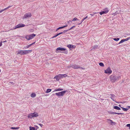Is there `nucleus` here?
<instances>
[{"label": "nucleus", "mask_w": 130, "mask_h": 130, "mask_svg": "<svg viewBox=\"0 0 130 130\" xmlns=\"http://www.w3.org/2000/svg\"><path fill=\"white\" fill-rule=\"evenodd\" d=\"M110 80L111 82H115L120 79L121 76H117L114 75H112L110 76Z\"/></svg>", "instance_id": "obj_1"}, {"label": "nucleus", "mask_w": 130, "mask_h": 130, "mask_svg": "<svg viewBox=\"0 0 130 130\" xmlns=\"http://www.w3.org/2000/svg\"><path fill=\"white\" fill-rule=\"evenodd\" d=\"M67 76L66 74H59L57 76H55L54 78H56L57 80L58 81L59 79L62 78L66 77Z\"/></svg>", "instance_id": "obj_2"}, {"label": "nucleus", "mask_w": 130, "mask_h": 130, "mask_svg": "<svg viewBox=\"0 0 130 130\" xmlns=\"http://www.w3.org/2000/svg\"><path fill=\"white\" fill-rule=\"evenodd\" d=\"M38 116V113L36 112H34L33 113H31L28 115L27 117L28 118H31L34 117H37Z\"/></svg>", "instance_id": "obj_3"}, {"label": "nucleus", "mask_w": 130, "mask_h": 130, "mask_svg": "<svg viewBox=\"0 0 130 130\" xmlns=\"http://www.w3.org/2000/svg\"><path fill=\"white\" fill-rule=\"evenodd\" d=\"M36 36L35 34H33L28 35H27L25 37V38L27 40H29L32 39Z\"/></svg>", "instance_id": "obj_4"}, {"label": "nucleus", "mask_w": 130, "mask_h": 130, "mask_svg": "<svg viewBox=\"0 0 130 130\" xmlns=\"http://www.w3.org/2000/svg\"><path fill=\"white\" fill-rule=\"evenodd\" d=\"M25 26V25L22 23L19 24L17 25L14 27L13 28V29H16L24 27Z\"/></svg>", "instance_id": "obj_5"}, {"label": "nucleus", "mask_w": 130, "mask_h": 130, "mask_svg": "<svg viewBox=\"0 0 130 130\" xmlns=\"http://www.w3.org/2000/svg\"><path fill=\"white\" fill-rule=\"evenodd\" d=\"M66 92V91H64L58 93H55V94L59 96H62L64 95V94Z\"/></svg>", "instance_id": "obj_6"}, {"label": "nucleus", "mask_w": 130, "mask_h": 130, "mask_svg": "<svg viewBox=\"0 0 130 130\" xmlns=\"http://www.w3.org/2000/svg\"><path fill=\"white\" fill-rule=\"evenodd\" d=\"M104 72L105 73H109L110 74L112 73V71L111 70V69L110 67H108L106 70Z\"/></svg>", "instance_id": "obj_7"}, {"label": "nucleus", "mask_w": 130, "mask_h": 130, "mask_svg": "<svg viewBox=\"0 0 130 130\" xmlns=\"http://www.w3.org/2000/svg\"><path fill=\"white\" fill-rule=\"evenodd\" d=\"M31 16V13H26L25 15L23 18H27L30 17Z\"/></svg>", "instance_id": "obj_8"}, {"label": "nucleus", "mask_w": 130, "mask_h": 130, "mask_svg": "<svg viewBox=\"0 0 130 130\" xmlns=\"http://www.w3.org/2000/svg\"><path fill=\"white\" fill-rule=\"evenodd\" d=\"M108 122L109 123H110L111 125H115L116 124V123L115 122H113L110 119H108Z\"/></svg>", "instance_id": "obj_9"}, {"label": "nucleus", "mask_w": 130, "mask_h": 130, "mask_svg": "<svg viewBox=\"0 0 130 130\" xmlns=\"http://www.w3.org/2000/svg\"><path fill=\"white\" fill-rule=\"evenodd\" d=\"M109 113L110 114H118V115L123 114V113H117V112H112V111H110L109 112Z\"/></svg>", "instance_id": "obj_10"}, {"label": "nucleus", "mask_w": 130, "mask_h": 130, "mask_svg": "<svg viewBox=\"0 0 130 130\" xmlns=\"http://www.w3.org/2000/svg\"><path fill=\"white\" fill-rule=\"evenodd\" d=\"M32 52L31 50H23L24 55L26 54L29 53H31Z\"/></svg>", "instance_id": "obj_11"}, {"label": "nucleus", "mask_w": 130, "mask_h": 130, "mask_svg": "<svg viewBox=\"0 0 130 130\" xmlns=\"http://www.w3.org/2000/svg\"><path fill=\"white\" fill-rule=\"evenodd\" d=\"M72 67L74 69H78L79 68V66L77 65L76 64L73 65Z\"/></svg>", "instance_id": "obj_12"}, {"label": "nucleus", "mask_w": 130, "mask_h": 130, "mask_svg": "<svg viewBox=\"0 0 130 130\" xmlns=\"http://www.w3.org/2000/svg\"><path fill=\"white\" fill-rule=\"evenodd\" d=\"M17 54H20L21 55H24L23 50H20L18 51Z\"/></svg>", "instance_id": "obj_13"}, {"label": "nucleus", "mask_w": 130, "mask_h": 130, "mask_svg": "<svg viewBox=\"0 0 130 130\" xmlns=\"http://www.w3.org/2000/svg\"><path fill=\"white\" fill-rule=\"evenodd\" d=\"M66 50V49L63 48H61V47H58L56 49L57 51H65Z\"/></svg>", "instance_id": "obj_14"}, {"label": "nucleus", "mask_w": 130, "mask_h": 130, "mask_svg": "<svg viewBox=\"0 0 130 130\" xmlns=\"http://www.w3.org/2000/svg\"><path fill=\"white\" fill-rule=\"evenodd\" d=\"M63 34V32H60V33H59L57 34L55 36H53V37H52V38H54L56 37H57V36H58V35H60L61 34Z\"/></svg>", "instance_id": "obj_15"}, {"label": "nucleus", "mask_w": 130, "mask_h": 130, "mask_svg": "<svg viewBox=\"0 0 130 130\" xmlns=\"http://www.w3.org/2000/svg\"><path fill=\"white\" fill-rule=\"evenodd\" d=\"M111 99L113 101H115L113 99L115 97V96L114 94H111Z\"/></svg>", "instance_id": "obj_16"}, {"label": "nucleus", "mask_w": 130, "mask_h": 130, "mask_svg": "<svg viewBox=\"0 0 130 130\" xmlns=\"http://www.w3.org/2000/svg\"><path fill=\"white\" fill-rule=\"evenodd\" d=\"M113 108L117 110H120L121 109V108L117 106H114Z\"/></svg>", "instance_id": "obj_17"}, {"label": "nucleus", "mask_w": 130, "mask_h": 130, "mask_svg": "<svg viewBox=\"0 0 130 130\" xmlns=\"http://www.w3.org/2000/svg\"><path fill=\"white\" fill-rule=\"evenodd\" d=\"M88 18V16H87L85 17V18H84L82 21L81 22V23H79V24H78L79 25H80V24H81L83 22V21L85 20L87 18Z\"/></svg>", "instance_id": "obj_18"}, {"label": "nucleus", "mask_w": 130, "mask_h": 130, "mask_svg": "<svg viewBox=\"0 0 130 130\" xmlns=\"http://www.w3.org/2000/svg\"><path fill=\"white\" fill-rule=\"evenodd\" d=\"M36 94L35 93H32L31 94V96L32 98H34L36 96Z\"/></svg>", "instance_id": "obj_19"}, {"label": "nucleus", "mask_w": 130, "mask_h": 130, "mask_svg": "<svg viewBox=\"0 0 130 130\" xmlns=\"http://www.w3.org/2000/svg\"><path fill=\"white\" fill-rule=\"evenodd\" d=\"M107 12H105L104 11H103L99 12V13L101 15L104 14H106Z\"/></svg>", "instance_id": "obj_20"}, {"label": "nucleus", "mask_w": 130, "mask_h": 130, "mask_svg": "<svg viewBox=\"0 0 130 130\" xmlns=\"http://www.w3.org/2000/svg\"><path fill=\"white\" fill-rule=\"evenodd\" d=\"M104 11L105 12H107L106 13L109 11V10L107 8H105L103 9Z\"/></svg>", "instance_id": "obj_21"}, {"label": "nucleus", "mask_w": 130, "mask_h": 130, "mask_svg": "<svg viewBox=\"0 0 130 130\" xmlns=\"http://www.w3.org/2000/svg\"><path fill=\"white\" fill-rule=\"evenodd\" d=\"M63 90V89H62L59 88L57 89H55L54 90V91H60Z\"/></svg>", "instance_id": "obj_22"}, {"label": "nucleus", "mask_w": 130, "mask_h": 130, "mask_svg": "<svg viewBox=\"0 0 130 130\" xmlns=\"http://www.w3.org/2000/svg\"><path fill=\"white\" fill-rule=\"evenodd\" d=\"M51 91V89H47L46 91V93H48L50 92Z\"/></svg>", "instance_id": "obj_23"}, {"label": "nucleus", "mask_w": 130, "mask_h": 130, "mask_svg": "<svg viewBox=\"0 0 130 130\" xmlns=\"http://www.w3.org/2000/svg\"><path fill=\"white\" fill-rule=\"evenodd\" d=\"M99 65L101 67H103L104 66V65L102 62H100L99 63Z\"/></svg>", "instance_id": "obj_24"}, {"label": "nucleus", "mask_w": 130, "mask_h": 130, "mask_svg": "<svg viewBox=\"0 0 130 130\" xmlns=\"http://www.w3.org/2000/svg\"><path fill=\"white\" fill-rule=\"evenodd\" d=\"M12 129H18L19 128V127H11V128Z\"/></svg>", "instance_id": "obj_25"}, {"label": "nucleus", "mask_w": 130, "mask_h": 130, "mask_svg": "<svg viewBox=\"0 0 130 130\" xmlns=\"http://www.w3.org/2000/svg\"><path fill=\"white\" fill-rule=\"evenodd\" d=\"M31 45H32V44H29V45H28L27 46L25 47H24L25 49L28 48H29L30 46H31Z\"/></svg>", "instance_id": "obj_26"}, {"label": "nucleus", "mask_w": 130, "mask_h": 130, "mask_svg": "<svg viewBox=\"0 0 130 130\" xmlns=\"http://www.w3.org/2000/svg\"><path fill=\"white\" fill-rule=\"evenodd\" d=\"M30 130H34L35 129V128L32 127H30Z\"/></svg>", "instance_id": "obj_27"}, {"label": "nucleus", "mask_w": 130, "mask_h": 130, "mask_svg": "<svg viewBox=\"0 0 130 130\" xmlns=\"http://www.w3.org/2000/svg\"><path fill=\"white\" fill-rule=\"evenodd\" d=\"M121 108L122 109V110L124 111H126L128 110V109L125 108L123 107H121Z\"/></svg>", "instance_id": "obj_28"}, {"label": "nucleus", "mask_w": 130, "mask_h": 130, "mask_svg": "<svg viewBox=\"0 0 130 130\" xmlns=\"http://www.w3.org/2000/svg\"><path fill=\"white\" fill-rule=\"evenodd\" d=\"M71 48H75L76 47V46L75 45H71Z\"/></svg>", "instance_id": "obj_29"}, {"label": "nucleus", "mask_w": 130, "mask_h": 130, "mask_svg": "<svg viewBox=\"0 0 130 130\" xmlns=\"http://www.w3.org/2000/svg\"><path fill=\"white\" fill-rule=\"evenodd\" d=\"M79 20L78 19H77L76 18H75L73 19V20H72V21H78Z\"/></svg>", "instance_id": "obj_30"}, {"label": "nucleus", "mask_w": 130, "mask_h": 130, "mask_svg": "<svg viewBox=\"0 0 130 130\" xmlns=\"http://www.w3.org/2000/svg\"><path fill=\"white\" fill-rule=\"evenodd\" d=\"M125 41L124 39H122L121 40V41L119 42V44H120L121 43H122Z\"/></svg>", "instance_id": "obj_31"}, {"label": "nucleus", "mask_w": 130, "mask_h": 130, "mask_svg": "<svg viewBox=\"0 0 130 130\" xmlns=\"http://www.w3.org/2000/svg\"><path fill=\"white\" fill-rule=\"evenodd\" d=\"M113 39L114 40H115L116 41H118L119 40V38H113Z\"/></svg>", "instance_id": "obj_32"}, {"label": "nucleus", "mask_w": 130, "mask_h": 130, "mask_svg": "<svg viewBox=\"0 0 130 130\" xmlns=\"http://www.w3.org/2000/svg\"><path fill=\"white\" fill-rule=\"evenodd\" d=\"M130 39V37L127 38L125 39H124V40L125 41H127L128 40Z\"/></svg>", "instance_id": "obj_33"}, {"label": "nucleus", "mask_w": 130, "mask_h": 130, "mask_svg": "<svg viewBox=\"0 0 130 130\" xmlns=\"http://www.w3.org/2000/svg\"><path fill=\"white\" fill-rule=\"evenodd\" d=\"M63 28V27H60L58 28L56 30V31H57L58 30L60 29H62V28Z\"/></svg>", "instance_id": "obj_34"}, {"label": "nucleus", "mask_w": 130, "mask_h": 130, "mask_svg": "<svg viewBox=\"0 0 130 130\" xmlns=\"http://www.w3.org/2000/svg\"><path fill=\"white\" fill-rule=\"evenodd\" d=\"M11 6H8V7L7 8H5V10H6L8 9L9 8H10V7H11Z\"/></svg>", "instance_id": "obj_35"}, {"label": "nucleus", "mask_w": 130, "mask_h": 130, "mask_svg": "<svg viewBox=\"0 0 130 130\" xmlns=\"http://www.w3.org/2000/svg\"><path fill=\"white\" fill-rule=\"evenodd\" d=\"M69 30V29H68V30H64L63 31V32H63V33H64L66 32H67Z\"/></svg>", "instance_id": "obj_36"}, {"label": "nucleus", "mask_w": 130, "mask_h": 130, "mask_svg": "<svg viewBox=\"0 0 130 130\" xmlns=\"http://www.w3.org/2000/svg\"><path fill=\"white\" fill-rule=\"evenodd\" d=\"M127 126L129 127V129H130V124H128L126 125Z\"/></svg>", "instance_id": "obj_37"}, {"label": "nucleus", "mask_w": 130, "mask_h": 130, "mask_svg": "<svg viewBox=\"0 0 130 130\" xmlns=\"http://www.w3.org/2000/svg\"><path fill=\"white\" fill-rule=\"evenodd\" d=\"M67 47H68V48H71V45H70V44H69V45H67Z\"/></svg>", "instance_id": "obj_38"}, {"label": "nucleus", "mask_w": 130, "mask_h": 130, "mask_svg": "<svg viewBox=\"0 0 130 130\" xmlns=\"http://www.w3.org/2000/svg\"><path fill=\"white\" fill-rule=\"evenodd\" d=\"M79 68H80V69H81L83 70H84L85 69V68H82V67H80L79 66Z\"/></svg>", "instance_id": "obj_39"}, {"label": "nucleus", "mask_w": 130, "mask_h": 130, "mask_svg": "<svg viewBox=\"0 0 130 130\" xmlns=\"http://www.w3.org/2000/svg\"><path fill=\"white\" fill-rule=\"evenodd\" d=\"M5 10V9H2L1 10H0V13H1V12H2L3 11H4Z\"/></svg>", "instance_id": "obj_40"}, {"label": "nucleus", "mask_w": 130, "mask_h": 130, "mask_svg": "<svg viewBox=\"0 0 130 130\" xmlns=\"http://www.w3.org/2000/svg\"><path fill=\"white\" fill-rule=\"evenodd\" d=\"M75 26H73L70 29H69V30H70V29H71L73 28L74 27H75Z\"/></svg>", "instance_id": "obj_41"}, {"label": "nucleus", "mask_w": 130, "mask_h": 130, "mask_svg": "<svg viewBox=\"0 0 130 130\" xmlns=\"http://www.w3.org/2000/svg\"><path fill=\"white\" fill-rule=\"evenodd\" d=\"M38 124L41 127H42V126H43V125L41 124Z\"/></svg>", "instance_id": "obj_42"}, {"label": "nucleus", "mask_w": 130, "mask_h": 130, "mask_svg": "<svg viewBox=\"0 0 130 130\" xmlns=\"http://www.w3.org/2000/svg\"><path fill=\"white\" fill-rule=\"evenodd\" d=\"M97 47H98L97 45L95 46H93V48H97Z\"/></svg>", "instance_id": "obj_43"}, {"label": "nucleus", "mask_w": 130, "mask_h": 130, "mask_svg": "<svg viewBox=\"0 0 130 130\" xmlns=\"http://www.w3.org/2000/svg\"><path fill=\"white\" fill-rule=\"evenodd\" d=\"M117 14V12H116L115 13H113L112 14V15H116Z\"/></svg>", "instance_id": "obj_44"}, {"label": "nucleus", "mask_w": 130, "mask_h": 130, "mask_svg": "<svg viewBox=\"0 0 130 130\" xmlns=\"http://www.w3.org/2000/svg\"><path fill=\"white\" fill-rule=\"evenodd\" d=\"M96 13H96V12L93 13V14H90V15H92L93 16L94 14Z\"/></svg>", "instance_id": "obj_45"}, {"label": "nucleus", "mask_w": 130, "mask_h": 130, "mask_svg": "<svg viewBox=\"0 0 130 130\" xmlns=\"http://www.w3.org/2000/svg\"><path fill=\"white\" fill-rule=\"evenodd\" d=\"M68 51H65L64 53L65 54H67V53Z\"/></svg>", "instance_id": "obj_46"}, {"label": "nucleus", "mask_w": 130, "mask_h": 130, "mask_svg": "<svg viewBox=\"0 0 130 130\" xmlns=\"http://www.w3.org/2000/svg\"><path fill=\"white\" fill-rule=\"evenodd\" d=\"M67 25H66L65 26H62V27H63V28H64V27H67Z\"/></svg>", "instance_id": "obj_47"}, {"label": "nucleus", "mask_w": 130, "mask_h": 130, "mask_svg": "<svg viewBox=\"0 0 130 130\" xmlns=\"http://www.w3.org/2000/svg\"><path fill=\"white\" fill-rule=\"evenodd\" d=\"M2 45V42H0V46H1Z\"/></svg>", "instance_id": "obj_48"}, {"label": "nucleus", "mask_w": 130, "mask_h": 130, "mask_svg": "<svg viewBox=\"0 0 130 130\" xmlns=\"http://www.w3.org/2000/svg\"><path fill=\"white\" fill-rule=\"evenodd\" d=\"M35 126L36 127V129H37L39 128V127H38V126Z\"/></svg>", "instance_id": "obj_49"}, {"label": "nucleus", "mask_w": 130, "mask_h": 130, "mask_svg": "<svg viewBox=\"0 0 130 130\" xmlns=\"http://www.w3.org/2000/svg\"><path fill=\"white\" fill-rule=\"evenodd\" d=\"M71 22V21H68V23H70V22Z\"/></svg>", "instance_id": "obj_50"}, {"label": "nucleus", "mask_w": 130, "mask_h": 130, "mask_svg": "<svg viewBox=\"0 0 130 130\" xmlns=\"http://www.w3.org/2000/svg\"><path fill=\"white\" fill-rule=\"evenodd\" d=\"M35 43V42H34L33 43H32L31 44H32V45L33 44H34Z\"/></svg>", "instance_id": "obj_51"}, {"label": "nucleus", "mask_w": 130, "mask_h": 130, "mask_svg": "<svg viewBox=\"0 0 130 130\" xmlns=\"http://www.w3.org/2000/svg\"><path fill=\"white\" fill-rule=\"evenodd\" d=\"M119 106L121 108V107H121V105H119Z\"/></svg>", "instance_id": "obj_52"}, {"label": "nucleus", "mask_w": 130, "mask_h": 130, "mask_svg": "<svg viewBox=\"0 0 130 130\" xmlns=\"http://www.w3.org/2000/svg\"><path fill=\"white\" fill-rule=\"evenodd\" d=\"M120 103H124V102H120Z\"/></svg>", "instance_id": "obj_53"}, {"label": "nucleus", "mask_w": 130, "mask_h": 130, "mask_svg": "<svg viewBox=\"0 0 130 130\" xmlns=\"http://www.w3.org/2000/svg\"><path fill=\"white\" fill-rule=\"evenodd\" d=\"M128 107L129 108H130V106H128Z\"/></svg>", "instance_id": "obj_54"}, {"label": "nucleus", "mask_w": 130, "mask_h": 130, "mask_svg": "<svg viewBox=\"0 0 130 130\" xmlns=\"http://www.w3.org/2000/svg\"><path fill=\"white\" fill-rule=\"evenodd\" d=\"M31 30H32V31H33V29H32Z\"/></svg>", "instance_id": "obj_55"}, {"label": "nucleus", "mask_w": 130, "mask_h": 130, "mask_svg": "<svg viewBox=\"0 0 130 130\" xmlns=\"http://www.w3.org/2000/svg\"><path fill=\"white\" fill-rule=\"evenodd\" d=\"M6 41H4V42H6Z\"/></svg>", "instance_id": "obj_56"}, {"label": "nucleus", "mask_w": 130, "mask_h": 130, "mask_svg": "<svg viewBox=\"0 0 130 130\" xmlns=\"http://www.w3.org/2000/svg\"><path fill=\"white\" fill-rule=\"evenodd\" d=\"M101 100H103V99H101Z\"/></svg>", "instance_id": "obj_57"}, {"label": "nucleus", "mask_w": 130, "mask_h": 130, "mask_svg": "<svg viewBox=\"0 0 130 130\" xmlns=\"http://www.w3.org/2000/svg\"><path fill=\"white\" fill-rule=\"evenodd\" d=\"M101 100H103V99H101Z\"/></svg>", "instance_id": "obj_58"}]
</instances>
